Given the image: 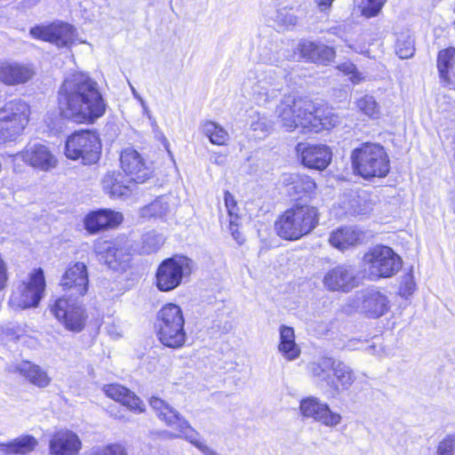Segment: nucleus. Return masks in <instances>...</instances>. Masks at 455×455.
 <instances>
[{"label":"nucleus","instance_id":"36","mask_svg":"<svg viewBox=\"0 0 455 455\" xmlns=\"http://www.w3.org/2000/svg\"><path fill=\"white\" fill-rule=\"evenodd\" d=\"M202 132L211 143L217 146H225L229 140L228 131L220 124L213 121H204L201 124Z\"/></svg>","mask_w":455,"mask_h":455},{"label":"nucleus","instance_id":"31","mask_svg":"<svg viewBox=\"0 0 455 455\" xmlns=\"http://www.w3.org/2000/svg\"><path fill=\"white\" fill-rule=\"evenodd\" d=\"M355 376L353 370L341 361H336L330 381L329 388L335 394L339 395L347 390L355 382Z\"/></svg>","mask_w":455,"mask_h":455},{"label":"nucleus","instance_id":"12","mask_svg":"<svg viewBox=\"0 0 455 455\" xmlns=\"http://www.w3.org/2000/svg\"><path fill=\"white\" fill-rule=\"evenodd\" d=\"M60 285L67 299L77 300L84 297L89 288L88 269L84 263L76 262L66 269L61 276Z\"/></svg>","mask_w":455,"mask_h":455},{"label":"nucleus","instance_id":"33","mask_svg":"<svg viewBox=\"0 0 455 455\" xmlns=\"http://www.w3.org/2000/svg\"><path fill=\"white\" fill-rule=\"evenodd\" d=\"M280 342L278 350L282 355L288 361L297 359L300 355V348L295 342V334L293 328L286 325H281L279 328Z\"/></svg>","mask_w":455,"mask_h":455},{"label":"nucleus","instance_id":"29","mask_svg":"<svg viewBox=\"0 0 455 455\" xmlns=\"http://www.w3.org/2000/svg\"><path fill=\"white\" fill-rule=\"evenodd\" d=\"M363 236V233L355 228L342 227L330 234L329 243L336 249L345 251L360 243Z\"/></svg>","mask_w":455,"mask_h":455},{"label":"nucleus","instance_id":"52","mask_svg":"<svg viewBox=\"0 0 455 455\" xmlns=\"http://www.w3.org/2000/svg\"><path fill=\"white\" fill-rule=\"evenodd\" d=\"M230 232L234 239L239 243L242 244L244 242V237L242 233L238 230V226L236 223V220H230Z\"/></svg>","mask_w":455,"mask_h":455},{"label":"nucleus","instance_id":"48","mask_svg":"<svg viewBox=\"0 0 455 455\" xmlns=\"http://www.w3.org/2000/svg\"><path fill=\"white\" fill-rule=\"evenodd\" d=\"M436 455H455V435H447L436 447Z\"/></svg>","mask_w":455,"mask_h":455},{"label":"nucleus","instance_id":"16","mask_svg":"<svg viewBox=\"0 0 455 455\" xmlns=\"http://www.w3.org/2000/svg\"><path fill=\"white\" fill-rule=\"evenodd\" d=\"M30 35L36 39L56 44L58 47L69 46L75 38L73 26L59 22L49 26H37L30 29Z\"/></svg>","mask_w":455,"mask_h":455},{"label":"nucleus","instance_id":"41","mask_svg":"<svg viewBox=\"0 0 455 455\" xmlns=\"http://www.w3.org/2000/svg\"><path fill=\"white\" fill-rule=\"evenodd\" d=\"M169 204L164 197H159L153 203L143 207L140 215L143 218L163 217L169 212Z\"/></svg>","mask_w":455,"mask_h":455},{"label":"nucleus","instance_id":"4","mask_svg":"<svg viewBox=\"0 0 455 455\" xmlns=\"http://www.w3.org/2000/svg\"><path fill=\"white\" fill-rule=\"evenodd\" d=\"M185 318L180 306L168 303L157 313V337L159 341L171 348L182 347L188 339L184 328Z\"/></svg>","mask_w":455,"mask_h":455},{"label":"nucleus","instance_id":"22","mask_svg":"<svg viewBox=\"0 0 455 455\" xmlns=\"http://www.w3.org/2000/svg\"><path fill=\"white\" fill-rule=\"evenodd\" d=\"M82 442L73 431L61 429L54 433L50 439V455H78Z\"/></svg>","mask_w":455,"mask_h":455},{"label":"nucleus","instance_id":"5","mask_svg":"<svg viewBox=\"0 0 455 455\" xmlns=\"http://www.w3.org/2000/svg\"><path fill=\"white\" fill-rule=\"evenodd\" d=\"M314 105L301 99L284 97L275 108L276 122L286 132L301 128L304 132L309 131Z\"/></svg>","mask_w":455,"mask_h":455},{"label":"nucleus","instance_id":"13","mask_svg":"<svg viewBox=\"0 0 455 455\" xmlns=\"http://www.w3.org/2000/svg\"><path fill=\"white\" fill-rule=\"evenodd\" d=\"M51 311L68 331L79 332L85 325L84 310L77 300L60 298L51 307Z\"/></svg>","mask_w":455,"mask_h":455},{"label":"nucleus","instance_id":"40","mask_svg":"<svg viewBox=\"0 0 455 455\" xmlns=\"http://www.w3.org/2000/svg\"><path fill=\"white\" fill-rule=\"evenodd\" d=\"M355 105L358 110L369 118L378 119L380 117V107L373 96L365 94L356 100Z\"/></svg>","mask_w":455,"mask_h":455},{"label":"nucleus","instance_id":"57","mask_svg":"<svg viewBox=\"0 0 455 455\" xmlns=\"http://www.w3.org/2000/svg\"><path fill=\"white\" fill-rule=\"evenodd\" d=\"M142 109H143V113L148 117V118H151V115H150V110L146 103L145 100H141V102L140 103Z\"/></svg>","mask_w":455,"mask_h":455},{"label":"nucleus","instance_id":"59","mask_svg":"<svg viewBox=\"0 0 455 455\" xmlns=\"http://www.w3.org/2000/svg\"><path fill=\"white\" fill-rule=\"evenodd\" d=\"M411 291H412V284H410V285L408 286V291H409V293H411Z\"/></svg>","mask_w":455,"mask_h":455},{"label":"nucleus","instance_id":"8","mask_svg":"<svg viewBox=\"0 0 455 455\" xmlns=\"http://www.w3.org/2000/svg\"><path fill=\"white\" fill-rule=\"evenodd\" d=\"M101 144L99 136L91 131L76 132L68 137L65 154L72 160L81 159L84 164L96 163L100 156Z\"/></svg>","mask_w":455,"mask_h":455},{"label":"nucleus","instance_id":"24","mask_svg":"<svg viewBox=\"0 0 455 455\" xmlns=\"http://www.w3.org/2000/svg\"><path fill=\"white\" fill-rule=\"evenodd\" d=\"M138 184L132 178L121 172H109L102 180V187L111 197L123 198L129 196Z\"/></svg>","mask_w":455,"mask_h":455},{"label":"nucleus","instance_id":"27","mask_svg":"<svg viewBox=\"0 0 455 455\" xmlns=\"http://www.w3.org/2000/svg\"><path fill=\"white\" fill-rule=\"evenodd\" d=\"M102 390L108 397L121 403L131 411L139 413L144 411V404L140 399L125 387L115 383L103 386Z\"/></svg>","mask_w":455,"mask_h":455},{"label":"nucleus","instance_id":"28","mask_svg":"<svg viewBox=\"0 0 455 455\" xmlns=\"http://www.w3.org/2000/svg\"><path fill=\"white\" fill-rule=\"evenodd\" d=\"M299 49L303 58L315 63L327 64L332 61L336 55L332 47L309 41L300 43Z\"/></svg>","mask_w":455,"mask_h":455},{"label":"nucleus","instance_id":"49","mask_svg":"<svg viewBox=\"0 0 455 455\" xmlns=\"http://www.w3.org/2000/svg\"><path fill=\"white\" fill-rule=\"evenodd\" d=\"M275 20L280 25L290 27L294 26L297 23V17L291 10L284 8L277 12Z\"/></svg>","mask_w":455,"mask_h":455},{"label":"nucleus","instance_id":"20","mask_svg":"<svg viewBox=\"0 0 455 455\" xmlns=\"http://www.w3.org/2000/svg\"><path fill=\"white\" fill-rule=\"evenodd\" d=\"M149 404L156 411L157 417L161 420L164 421L167 426L172 427L175 430V433L168 434L169 437L176 438L182 436V435L187 431V429L183 427V422L186 427H190L188 422L164 400L153 396L149 400Z\"/></svg>","mask_w":455,"mask_h":455},{"label":"nucleus","instance_id":"56","mask_svg":"<svg viewBox=\"0 0 455 455\" xmlns=\"http://www.w3.org/2000/svg\"><path fill=\"white\" fill-rule=\"evenodd\" d=\"M334 0H315V4L320 11L325 12L329 10Z\"/></svg>","mask_w":455,"mask_h":455},{"label":"nucleus","instance_id":"34","mask_svg":"<svg viewBox=\"0 0 455 455\" xmlns=\"http://www.w3.org/2000/svg\"><path fill=\"white\" fill-rule=\"evenodd\" d=\"M19 370L28 381L38 387H46L52 381L48 373L39 365L26 362L20 366Z\"/></svg>","mask_w":455,"mask_h":455},{"label":"nucleus","instance_id":"2","mask_svg":"<svg viewBox=\"0 0 455 455\" xmlns=\"http://www.w3.org/2000/svg\"><path fill=\"white\" fill-rule=\"evenodd\" d=\"M318 221L319 212L316 207L297 204L277 218L275 228L283 239L295 241L311 233Z\"/></svg>","mask_w":455,"mask_h":455},{"label":"nucleus","instance_id":"11","mask_svg":"<svg viewBox=\"0 0 455 455\" xmlns=\"http://www.w3.org/2000/svg\"><path fill=\"white\" fill-rule=\"evenodd\" d=\"M299 409L303 419H311L326 427L333 428L342 422L340 413L332 411L327 403L314 395L302 398Z\"/></svg>","mask_w":455,"mask_h":455},{"label":"nucleus","instance_id":"35","mask_svg":"<svg viewBox=\"0 0 455 455\" xmlns=\"http://www.w3.org/2000/svg\"><path fill=\"white\" fill-rule=\"evenodd\" d=\"M38 444L37 440L29 435H21L8 443L0 444L1 451L6 454H26Z\"/></svg>","mask_w":455,"mask_h":455},{"label":"nucleus","instance_id":"14","mask_svg":"<svg viewBox=\"0 0 455 455\" xmlns=\"http://www.w3.org/2000/svg\"><path fill=\"white\" fill-rule=\"evenodd\" d=\"M94 251L100 260L104 261L109 267L116 269L128 262L132 245L127 239L99 240L94 244Z\"/></svg>","mask_w":455,"mask_h":455},{"label":"nucleus","instance_id":"43","mask_svg":"<svg viewBox=\"0 0 455 455\" xmlns=\"http://www.w3.org/2000/svg\"><path fill=\"white\" fill-rule=\"evenodd\" d=\"M187 431L182 435L181 437L188 440L189 443L198 448L204 455H218L216 451L212 450L206 444L200 441L198 433L194 430L191 427H186L185 423H182Z\"/></svg>","mask_w":455,"mask_h":455},{"label":"nucleus","instance_id":"50","mask_svg":"<svg viewBox=\"0 0 455 455\" xmlns=\"http://www.w3.org/2000/svg\"><path fill=\"white\" fill-rule=\"evenodd\" d=\"M98 455H128L125 446L122 443H111L102 447Z\"/></svg>","mask_w":455,"mask_h":455},{"label":"nucleus","instance_id":"3","mask_svg":"<svg viewBox=\"0 0 455 455\" xmlns=\"http://www.w3.org/2000/svg\"><path fill=\"white\" fill-rule=\"evenodd\" d=\"M354 171L364 179L386 177L390 170L385 148L377 143H363L350 155Z\"/></svg>","mask_w":455,"mask_h":455},{"label":"nucleus","instance_id":"26","mask_svg":"<svg viewBox=\"0 0 455 455\" xmlns=\"http://www.w3.org/2000/svg\"><path fill=\"white\" fill-rule=\"evenodd\" d=\"M122 221L123 215L121 212L105 209L87 215L84 225L90 233H97L106 228H115Z\"/></svg>","mask_w":455,"mask_h":455},{"label":"nucleus","instance_id":"15","mask_svg":"<svg viewBox=\"0 0 455 455\" xmlns=\"http://www.w3.org/2000/svg\"><path fill=\"white\" fill-rule=\"evenodd\" d=\"M19 156L25 164L41 172H50L58 165L57 156L41 143L28 144Z\"/></svg>","mask_w":455,"mask_h":455},{"label":"nucleus","instance_id":"55","mask_svg":"<svg viewBox=\"0 0 455 455\" xmlns=\"http://www.w3.org/2000/svg\"><path fill=\"white\" fill-rule=\"evenodd\" d=\"M211 161L216 165L223 166L227 163V156L221 153H213L211 156Z\"/></svg>","mask_w":455,"mask_h":455},{"label":"nucleus","instance_id":"6","mask_svg":"<svg viewBox=\"0 0 455 455\" xmlns=\"http://www.w3.org/2000/svg\"><path fill=\"white\" fill-rule=\"evenodd\" d=\"M30 106L14 99L0 108V143L12 141L21 135L29 123Z\"/></svg>","mask_w":455,"mask_h":455},{"label":"nucleus","instance_id":"42","mask_svg":"<svg viewBox=\"0 0 455 455\" xmlns=\"http://www.w3.org/2000/svg\"><path fill=\"white\" fill-rule=\"evenodd\" d=\"M414 40L410 33L401 34L395 44L396 54L401 59H408L414 54Z\"/></svg>","mask_w":455,"mask_h":455},{"label":"nucleus","instance_id":"19","mask_svg":"<svg viewBox=\"0 0 455 455\" xmlns=\"http://www.w3.org/2000/svg\"><path fill=\"white\" fill-rule=\"evenodd\" d=\"M120 164L123 172L137 183L145 182L152 172L141 155L133 148L121 152Z\"/></svg>","mask_w":455,"mask_h":455},{"label":"nucleus","instance_id":"30","mask_svg":"<svg viewBox=\"0 0 455 455\" xmlns=\"http://www.w3.org/2000/svg\"><path fill=\"white\" fill-rule=\"evenodd\" d=\"M282 182L293 196L311 195L316 189L315 180L306 174L286 173L283 175Z\"/></svg>","mask_w":455,"mask_h":455},{"label":"nucleus","instance_id":"44","mask_svg":"<svg viewBox=\"0 0 455 455\" xmlns=\"http://www.w3.org/2000/svg\"><path fill=\"white\" fill-rule=\"evenodd\" d=\"M337 69L348 76L349 81L354 84H358L365 79L364 76L358 71L355 65L351 61H345L339 64Z\"/></svg>","mask_w":455,"mask_h":455},{"label":"nucleus","instance_id":"58","mask_svg":"<svg viewBox=\"0 0 455 455\" xmlns=\"http://www.w3.org/2000/svg\"><path fill=\"white\" fill-rule=\"evenodd\" d=\"M131 90L133 97L140 103L141 100H144L143 98L139 94V92L136 91V89L131 85Z\"/></svg>","mask_w":455,"mask_h":455},{"label":"nucleus","instance_id":"9","mask_svg":"<svg viewBox=\"0 0 455 455\" xmlns=\"http://www.w3.org/2000/svg\"><path fill=\"white\" fill-rule=\"evenodd\" d=\"M45 289L44 272L41 268L35 269L28 277L12 291L10 298V305L14 309H25L37 307Z\"/></svg>","mask_w":455,"mask_h":455},{"label":"nucleus","instance_id":"17","mask_svg":"<svg viewBox=\"0 0 455 455\" xmlns=\"http://www.w3.org/2000/svg\"><path fill=\"white\" fill-rule=\"evenodd\" d=\"M355 304L358 310L372 318L383 315L389 309L387 297L377 289H369L358 293Z\"/></svg>","mask_w":455,"mask_h":455},{"label":"nucleus","instance_id":"53","mask_svg":"<svg viewBox=\"0 0 455 455\" xmlns=\"http://www.w3.org/2000/svg\"><path fill=\"white\" fill-rule=\"evenodd\" d=\"M7 280V267L2 256L0 255V291L4 289Z\"/></svg>","mask_w":455,"mask_h":455},{"label":"nucleus","instance_id":"18","mask_svg":"<svg viewBox=\"0 0 455 455\" xmlns=\"http://www.w3.org/2000/svg\"><path fill=\"white\" fill-rule=\"evenodd\" d=\"M296 151L301 163L310 169L324 170L331 161L332 153L325 145L299 143Z\"/></svg>","mask_w":455,"mask_h":455},{"label":"nucleus","instance_id":"21","mask_svg":"<svg viewBox=\"0 0 455 455\" xmlns=\"http://www.w3.org/2000/svg\"><path fill=\"white\" fill-rule=\"evenodd\" d=\"M36 74L32 65L17 61L0 62V82L14 86L30 81Z\"/></svg>","mask_w":455,"mask_h":455},{"label":"nucleus","instance_id":"54","mask_svg":"<svg viewBox=\"0 0 455 455\" xmlns=\"http://www.w3.org/2000/svg\"><path fill=\"white\" fill-rule=\"evenodd\" d=\"M163 434H167L166 432H163ZM162 433H155L151 432L148 435V441L144 443L145 445V451L148 452L149 455H154L155 451H153V445L152 442L156 440L157 436H160Z\"/></svg>","mask_w":455,"mask_h":455},{"label":"nucleus","instance_id":"10","mask_svg":"<svg viewBox=\"0 0 455 455\" xmlns=\"http://www.w3.org/2000/svg\"><path fill=\"white\" fill-rule=\"evenodd\" d=\"M363 260L374 278L390 277L402 267L401 258L387 246L374 247L364 255Z\"/></svg>","mask_w":455,"mask_h":455},{"label":"nucleus","instance_id":"51","mask_svg":"<svg viewBox=\"0 0 455 455\" xmlns=\"http://www.w3.org/2000/svg\"><path fill=\"white\" fill-rule=\"evenodd\" d=\"M224 201L227 211L231 217V220L238 219V207L234 196L229 192L226 191L224 194Z\"/></svg>","mask_w":455,"mask_h":455},{"label":"nucleus","instance_id":"1","mask_svg":"<svg viewBox=\"0 0 455 455\" xmlns=\"http://www.w3.org/2000/svg\"><path fill=\"white\" fill-rule=\"evenodd\" d=\"M59 106L61 116L76 124H93L107 108L99 84L85 73L72 74L63 81Z\"/></svg>","mask_w":455,"mask_h":455},{"label":"nucleus","instance_id":"39","mask_svg":"<svg viewBox=\"0 0 455 455\" xmlns=\"http://www.w3.org/2000/svg\"><path fill=\"white\" fill-rule=\"evenodd\" d=\"M344 208L351 215H366L372 211V204L365 195H355L344 202Z\"/></svg>","mask_w":455,"mask_h":455},{"label":"nucleus","instance_id":"45","mask_svg":"<svg viewBox=\"0 0 455 455\" xmlns=\"http://www.w3.org/2000/svg\"><path fill=\"white\" fill-rule=\"evenodd\" d=\"M164 243L163 237L156 234H147L142 240V251L149 254L160 249Z\"/></svg>","mask_w":455,"mask_h":455},{"label":"nucleus","instance_id":"47","mask_svg":"<svg viewBox=\"0 0 455 455\" xmlns=\"http://www.w3.org/2000/svg\"><path fill=\"white\" fill-rule=\"evenodd\" d=\"M252 131L259 132L260 138L266 137L273 130V123L265 116H259L251 124Z\"/></svg>","mask_w":455,"mask_h":455},{"label":"nucleus","instance_id":"37","mask_svg":"<svg viewBox=\"0 0 455 455\" xmlns=\"http://www.w3.org/2000/svg\"><path fill=\"white\" fill-rule=\"evenodd\" d=\"M309 131L318 132L322 130H329L337 126L339 123V116L331 112L325 115H320L319 111L314 108L312 118H310Z\"/></svg>","mask_w":455,"mask_h":455},{"label":"nucleus","instance_id":"46","mask_svg":"<svg viewBox=\"0 0 455 455\" xmlns=\"http://www.w3.org/2000/svg\"><path fill=\"white\" fill-rule=\"evenodd\" d=\"M387 0H364L361 5V12L366 18L377 16Z\"/></svg>","mask_w":455,"mask_h":455},{"label":"nucleus","instance_id":"38","mask_svg":"<svg viewBox=\"0 0 455 455\" xmlns=\"http://www.w3.org/2000/svg\"><path fill=\"white\" fill-rule=\"evenodd\" d=\"M455 63V48L450 47L442 50L437 57V68L440 79L443 83L450 82L449 70L453 68Z\"/></svg>","mask_w":455,"mask_h":455},{"label":"nucleus","instance_id":"23","mask_svg":"<svg viewBox=\"0 0 455 455\" xmlns=\"http://www.w3.org/2000/svg\"><path fill=\"white\" fill-rule=\"evenodd\" d=\"M323 283L329 291L347 292L355 285L354 270L345 265L335 267L325 274Z\"/></svg>","mask_w":455,"mask_h":455},{"label":"nucleus","instance_id":"7","mask_svg":"<svg viewBox=\"0 0 455 455\" xmlns=\"http://www.w3.org/2000/svg\"><path fill=\"white\" fill-rule=\"evenodd\" d=\"M195 267L194 260L184 255L164 259L156 269V288L164 292L173 291L190 276Z\"/></svg>","mask_w":455,"mask_h":455},{"label":"nucleus","instance_id":"32","mask_svg":"<svg viewBox=\"0 0 455 455\" xmlns=\"http://www.w3.org/2000/svg\"><path fill=\"white\" fill-rule=\"evenodd\" d=\"M336 360L331 357H322L318 361L312 362L308 370L314 379L321 386H330Z\"/></svg>","mask_w":455,"mask_h":455},{"label":"nucleus","instance_id":"25","mask_svg":"<svg viewBox=\"0 0 455 455\" xmlns=\"http://www.w3.org/2000/svg\"><path fill=\"white\" fill-rule=\"evenodd\" d=\"M280 89V83L275 73L273 70H268L262 74L251 87V94L255 102L262 105L275 98Z\"/></svg>","mask_w":455,"mask_h":455}]
</instances>
